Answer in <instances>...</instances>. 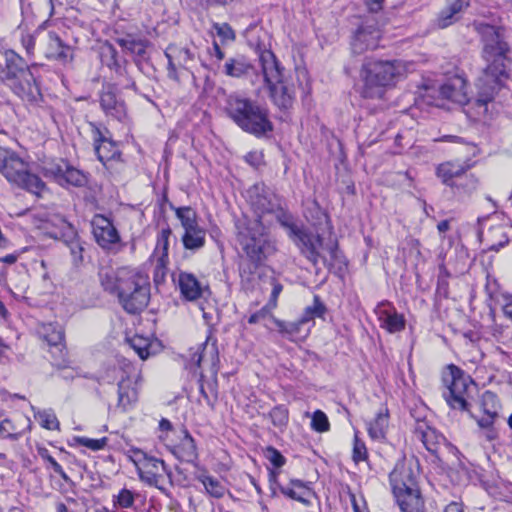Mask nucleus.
<instances>
[{"label": "nucleus", "instance_id": "f257e3e1", "mask_svg": "<svg viewBox=\"0 0 512 512\" xmlns=\"http://www.w3.org/2000/svg\"><path fill=\"white\" fill-rule=\"evenodd\" d=\"M248 193L257 219L239 222L236 228L237 241L250 260L260 262L270 252L272 247L264 236V230L275 220L288 230L291 237L299 241V245L302 244V251L307 257L316 261L318 254L312 237L293 222L292 216L282 208L280 198L264 185H254Z\"/></svg>", "mask_w": 512, "mask_h": 512}, {"label": "nucleus", "instance_id": "f03ea898", "mask_svg": "<svg viewBox=\"0 0 512 512\" xmlns=\"http://www.w3.org/2000/svg\"><path fill=\"white\" fill-rule=\"evenodd\" d=\"M478 31L483 45L482 58L486 67L477 82V101L486 105L494 99L503 81L509 77L508 64L511 48L502 27L481 24Z\"/></svg>", "mask_w": 512, "mask_h": 512}, {"label": "nucleus", "instance_id": "7ed1b4c3", "mask_svg": "<svg viewBox=\"0 0 512 512\" xmlns=\"http://www.w3.org/2000/svg\"><path fill=\"white\" fill-rule=\"evenodd\" d=\"M99 279L105 291L116 294L125 311L131 314L142 311L149 302L148 276L137 268L102 267Z\"/></svg>", "mask_w": 512, "mask_h": 512}, {"label": "nucleus", "instance_id": "20e7f679", "mask_svg": "<svg viewBox=\"0 0 512 512\" xmlns=\"http://www.w3.org/2000/svg\"><path fill=\"white\" fill-rule=\"evenodd\" d=\"M225 110L239 128L255 137L273 131L268 109L253 99L231 94L226 100Z\"/></svg>", "mask_w": 512, "mask_h": 512}, {"label": "nucleus", "instance_id": "39448f33", "mask_svg": "<svg viewBox=\"0 0 512 512\" xmlns=\"http://www.w3.org/2000/svg\"><path fill=\"white\" fill-rule=\"evenodd\" d=\"M259 62L272 102L281 110L290 109L295 100V90L287 81L284 68L270 50L260 53Z\"/></svg>", "mask_w": 512, "mask_h": 512}, {"label": "nucleus", "instance_id": "423d86ee", "mask_svg": "<svg viewBox=\"0 0 512 512\" xmlns=\"http://www.w3.org/2000/svg\"><path fill=\"white\" fill-rule=\"evenodd\" d=\"M0 173L12 184L40 195L45 183L31 172L30 164L16 152L0 147Z\"/></svg>", "mask_w": 512, "mask_h": 512}, {"label": "nucleus", "instance_id": "0eeeda50", "mask_svg": "<svg viewBox=\"0 0 512 512\" xmlns=\"http://www.w3.org/2000/svg\"><path fill=\"white\" fill-rule=\"evenodd\" d=\"M402 66L399 61H367L363 64L361 77L364 81V96L381 97L383 88L394 84Z\"/></svg>", "mask_w": 512, "mask_h": 512}, {"label": "nucleus", "instance_id": "6e6552de", "mask_svg": "<svg viewBox=\"0 0 512 512\" xmlns=\"http://www.w3.org/2000/svg\"><path fill=\"white\" fill-rule=\"evenodd\" d=\"M444 390L442 395L450 408L469 411L468 390L474 384L472 378L461 368L449 364L442 375Z\"/></svg>", "mask_w": 512, "mask_h": 512}, {"label": "nucleus", "instance_id": "1a4fd4ad", "mask_svg": "<svg viewBox=\"0 0 512 512\" xmlns=\"http://www.w3.org/2000/svg\"><path fill=\"white\" fill-rule=\"evenodd\" d=\"M89 127L98 160L111 173H119L124 166L121 160V152L116 143L108 136V130L106 128L102 129L92 122L89 123Z\"/></svg>", "mask_w": 512, "mask_h": 512}, {"label": "nucleus", "instance_id": "9d476101", "mask_svg": "<svg viewBox=\"0 0 512 512\" xmlns=\"http://www.w3.org/2000/svg\"><path fill=\"white\" fill-rule=\"evenodd\" d=\"M42 173L46 178L54 180L61 186L82 187L87 182L86 175L71 166L64 159H54L46 161L42 165Z\"/></svg>", "mask_w": 512, "mask_h": 512}, {"label": "nucleus", "instance_id": "9b49d317", "mask_svg": "<svg viewBox=\"0 0 512 512\" xmlns=\"http://www.w3.org/2000/svg\"><path fill=\"white\" fill-rule=\"evenodd\" d=\"M129 458L136 466L140 479L148 484H155L163 473H170L163 460L150 456L141 449H130Z\"/></svg>", "mask_w": 512, "mask_h": 512}, {"label": "nucleus", "instance_id": "f8f14e48", "mask_svg": "<svg viewBox=\"0 0 512 512\" xmlns=\"http://www.w3.org/2000/svg\"><path fill=\"white\" fill-rule=\"evenodd\" d=\"M100 58L102 64L113 73L115 85L123 89H137L134 79L127 70V60L119 58L118 52L112 44L105 43L101 47Z\"/></svg>", "mask_w": 512, "mask_h": 512}, {"label": "nucleus", "instance_id": "ddd939ff", "mask_svg": "<svg viewBox=\"0 0 512 512\" xmlns=\"http://www.w3.org/2000/svg\"><path fill=\"white\" fill-rule=\"evenodd\" d=\"M95 242L106 252L117 253L121 250V237L112 220L102 214H96L91 220Z\"/></svg>", "mask_w": 512, "mask_h": 512}, {"label": "nucleus", "instance_id": "4468645a", "mask_svg": "<svg viewBox=\"0 0 512 512\" xmlns=\"http://www.w3.org/2000/svg\"><path fill=\"white\" fill-rule=\"evenodd\" d=\"M381 31L375 17L366 16L356 29L351 49L354 54H362L367 50L376 49L379 46Z\"/></svg>", "mask_w": 512, "mask_h": 512}, {"label": "nucleus", "instance_id": "2eb2a0df", "mask_svg": "<svg viewBox=\"0 0 512 512\" xmlns=\"http://www.w3.org/2000/svg\"><path fill=\"white\" fill-rule=\"evenodd\" d=\"M165 56L168 59V77L175 81H179V69L190 71L196 65L195 53L187 47L170 45Z\"/></svg>", "mask_w": 512, "mask_h": 512}, {"label": "nucleus", "instance_id": "dca6fc26", "mask_svg": "<svg viewBox=\"0 0 512 512\" xmlns=\"http://www.w3.org/2000/svg\"><path fill=\"white\" fill-rule=\"evenodd\" d=\"M276 476L277 475L274 471H270L269 480L273 496L276 495V489L278 488L283 495L297 500L305 505H310L313 501L319 503L316 493L302 484L301 481L292 480L289 485L283 486L277 482Z\"/></svg>", "mask_w": 512, "mask_h": 512}, {"label": "nucleus", "instance_id": "f3484780", "mask_svg": "<svg viewBox=\"0 0 512 512\" xmlns=\"http://www.w3.org/2000/svg\"><path fill=\"white\" fill-rule=\"evenodd\" d=\"M5 68L2 70L1 79L8 87H16L14 81L31 79V70L26 65L24 59L13 50H6Z\"/></svg>", "mask_w": 512, "mask_h": 512}, {"label": "nucleus", "instance_id": "a211bd4d", "mask_svg": "<svg viewBox=\"0 0 512 512\" xmlns=\"http://www.w3.org/2000/svg\"><path fill=\"white\" fill-rule=\"evenodd\" d=\"M415 468H417V461L414 460H403L396 463L389 474L392 492L418 487Z\"/></svg>", "mask_w": 512, "mask_h": 512}, {"label": "nucleus", "instance_id": "6ab92c4d", "mask_svg": "<svg viewBox=\"0 0 512 512\" xmlns=\"http://www.w3.org/2000/svg\"><path fill=\"white\" fill-rule=\"evenodd\" d=\"M379 325L387 332L394 334L405 329L406 320L403 314L398 313L395 306L387 301H381L374 310Z\"/></svg>", "mask_w": 512, "mask_h": 512}, {"label": "nucleus", "instance_id": "aec40b11", "mask_svg": "<svg viewBox=\"0 0 512 512\" xmlns=\"http://www.w3.org/2000/svg\"><path fill=\"white\" fill-rule=\"evenodd\" d=\"M40 49L44 56L49 60L67 63L73 59L71 47L65 44L60 37L52 31L42 37Z\"/></svg>", "mask_w": 512, "mask_h": 512}, {"label": "nucleus", "instance_id": "412c9836", "mask_svg": "<svg viewBox=\"0 0 512 512\" xmlns=\"http://www.w3.org/2000/svg\"><path fill=\"white\" fill-rule=\"evenodd\" d=\"M330 236L325 245L327 251V257L325 258V265L329 272L333 273L340 279H344L348 272V260L346 259L343 252L338 248V240L332 232H329Z\"/></svg>", "mask_w": 512, "mask_h": 512}, {"label": "nucleus", "instance_id": "4be33fe9", "mask_svg": "<svg viewBox=\"0 0 512 512\" xmlns=\"http://www.w3.org/2000/svg\"><path fill=\"white\" fill-rule=\"evenodd\" d=\"M414 435L431 454H437L441 445L446 441L445 437L429 426L425 420L416 421Z\"/></svg>", "mask_w": 512, "mask_h": 512}, {"label": "nucleus", "instance_id": "5701e85b", "mask_svg": "<svg viewBox=\"0 0 512 512\" xmlns=\"http://www.w3.org/2000/svg\"><path fill=\"white\" fill-rule=\"evenodd\" d=\"M100 106L107 116L118 121H123L127 116L124 101L116 96L114 88L111 85L103 88L100 95Z\"/></svg>", "mask_w": 512, "mask_h": 512}, {"label": "nucleus", "instance_id": "b1692460", "mask_svg": "<svg viewBox=\"0 0 512 512\" xmlns=\"http://www.w3.org/2000/svg\"><path fill=\"white\" fill-rule=\"evenodd\" d=\"M440 94L443 98L451 100L458 104H466L468 99L466 80L459 75L448 78L440 86Z\"/></svg>", "mask_w": 512, "mask_h": 512}, {"label": "nucleus", "instance_id": "393cba45", "mask_svg": "<svg viewBox=\"0 0 512 512\" xmlns=\"http://www.w3.org/2000/svg\"><path fill=\"white\" fill-rule=\"evenodd\" d=\"M14 84L17 89L15 87L9 88L15 95L21 98L22 101L33 106H37L42 102L43 96L33 73H31V79L27 81L18 79L14 81Z\"/></svg>", "mask_w": 512, "mask_h": 512}, {"label": "nucleus", "instance_id": "a878e982", "mask_svg": "<svg viewBox=\"0 0 512 512\" xmlns=\"http://www.w3.org/2000/svg\"><path fill=\"white\" fill-rule=\"evenodd\" d=\"M396 502L401 512H422L424 501L422 499L419 487L400 489L393 492Z\"/></svg>", "mask_w": 512, "mask_h": 512}, {"label": "nucleus", "instance_id": "bb28decb", "mask_svg": "<svg viewBox=\"0 0 512 512\" xmlns=\"http://www.w3.org/2000/svg\"><path fill=\"white\" fill-rule=\"evenodd\" d=\"M315 316H320V302L318 296L314 297V306L307 307L305 315L298 322H283L278 319H273V321L282 334L293 339V337L299 333L301 326Z\"/></svg>", "mask_w": 512, "mask_h": 512}, {"label": "nucleus", "instance_id": "cd10ccee", "mask_svg": "<svg viewBox=\"0 0 512 512\" xmlns=\"http://www.w3.org/2000/svg\"><path fill=\"white\" fill-rule=\"evenodd\" d=\"M172 454L179 460L187 463H194L198 459L195 440L187 429L181 430L179 443L170 447Z\"/></svg>", "mask_w": 512, "mask_h": 512}, {"label": "nucleus", "instance_id": "c85d7f7f", "mask_svg": "<svg viewBox=\"0 0 512 512\" xmlns=\"http://www.w3.org/2000/svg\"><path fill=\"white\" fill-rule=\"evenodd\" d=\"M254 72V66L243 55L228 58L222 66V73L231 78L241 79Z\"/></svg>", "mask_w": 512, "mask_h": 512}, {"label": "nucleus", "instance_id": "c756f323", "mask_svg": "<svg viewBox=\"0 0 512 512\" xmlns=\"http://www.w3.org/2000/svg\"><path fill=\"white\" fill-rule=\"evenodd\" d=\"M468 168V165L459 162H445L437 167L436 174L443 184L454 187L458 180H463Z\"/></svg>", "mask_w": 512, "mask_h": 512}, {"label": "nucleus", "instance_id": "7c9ffc66", "mask_svg": "<svg viewBox=\"0 0 512 512\" xmlns=\"http://www.w3.org/2000/svg\"><path fill=\"white\" fill-rule=\"evenodd\" d=\"M178 286L181 295L188 301L197 300L202 295L203 287L192 273L180 272Z\"/></svg>", "mask_w": 512, "mask_h": 512}, {"label": "nucleus", "instance_id": "2f4dec72", "mask_svg": "<svg viewBox=\"0 0 512 512\" xmlns=\"http://www.w3.org/2000/svg\"><path fill=\"white\" fill-rule=\"evenodd\" d=\"M138 399V392L134 382L130 378L122 379L118 383V403L117 406L122 411L129 410Z\"/></svg>", "mask_w": 512, "mask_h": 512}, {"label": "nucleus", "instance_id": "473e14b6", "mask_svg": "<svg viewBox=\"0 0 512 512\" xmlns=\"http://www.w3.org/2000/svg\"><path fill=\"white\" fill-rule=\"evenodd\" d=\"M28 421L27 418L21 416L18 419H3L0 421V438L18 440L28 426Z\"/></svg>", "mask_w": 512, "mask_h": 512}, {"label": "nucleus", "instance_id": "72a5a7b5", "mask_svg": "<svg viewBox=\"0 0 512 512\" xmlns=\"http://www.w3.org/2000/svg\"><path fill=\"white\" fill-rule=\"evenodd\" d=\"M389 425V411L387 408H382L376 414L375 418L367 423V430L369 436L373 440H383Z\"/></svg>", "mask_w": 512, "mask_h": 512}, {"label": "nucleus", "instance_id": "f704fd0d", "mask_svg": "<svg viewBox=\"0 0 512 512\" xmlns=\"http://www.w3.org/2000/svg\"><path fill=\"white\" fill-rule=\"evenodd\" d=\"M208 358L212 365H214L219 360L218 351L215 344L209 345L206 342L202 345H199L196 351L191 354L189 360L190 369H193L194 367L199 368L202 361H206Z\"/></svg>", "mask_w": 512, "mask_h": 512}, {"label": "nucleus", "instance_id": "c9c22d12", "mask_svg": "<svg viewBox=\"0 0 512 512\" xmlns=\"http://www.w3.org/2000/svg\"><path fill=\"white\" fill-rule=\"evenodd\" d=\"M39 335L51 347L64 346V330L57 323L43 324L39 329Z\"/></svg>", "mask_w": 512, "mask_h": 512}, {"label": "nucleus", "instance_id": "e433bc0d", "mask_svg": "<svg viewBox=\"0 0 512 512\" xmlns=\"http://www.w3.org/2000/svg\"><path fill=\"white\" fill-rule=\"evenodd\" d=\"M206 242V230L200 225L185 230L182 235V243L185 249L197 251L204 247Z\"/></svg>", "mask_w": 512, "mask_h": 512}, {"label": "nucleus", "instance_id": "4c0bfd02", "mask_svg": "<svg viewBox=\"0 0 512 512\" xmlns=\"http://www.w3.org/2000/svg\"><path fill=\"white\" fill-rule=\"evenodd\" d=\"M116 42L130 54L139 59H144L148 41L145 39H137L128 35L125 38H118Z\"/></svg>", "mask_w": 512, "mask_h": 512}, {"label": "nucleus", "instance_id": "58836bf2", "mask_svg": "<svg viewBox=\"0 0 512 512\" xmlns=\"http://www.w3.org/2000/svg\"><path fill=\"white\" fill-rule=\"evenodd\" d=\"M170 228L162 229L157 236V243L154 250L155 260H160V266L163 267L165 262H169L168 250H169V237L171 235Z\"/></svg>", "mask_w": 512, "mask_h": 512}, {"label": "nucleus", "instance_id": "ea45409f", "mask_svg": "<svg viewBox=\"0 0 512 512\" xmlns=\"http://www.w3.org/2000/svg\"><path fill=\"white\" fill-rule=\"evenodd\" d=\"M184 231L199 226L197 213L189 206L173 208Z\"/></svg>", "mask_w": 512, "mask_h": 512}, {"label": "nucleus", "instance_id": "a19ab883", "mask_svg": "<svg viewBox=\"0 0 512 512\" xmlns=\"http://www.w3.org/2000/svg\"><path fill=\"white\" fill-rule=\"evenodd\" d=\"M128 343L142 360H145L149 357L151 347L149 338L135 335L128 339Z\"/></svg>", "mask_w": 512, "mask_h": 512}, {"label": "nucleus", "instance_id": "79ce46f5", "mask_svg": "<svg viewBox=\"0 0 512 512\" xmlns=\"http://www.w3.org/2000/svg\"><path fill=\"white\" fill-rule=\"evenodd\" d=\"M138 496L137 493L123 488L117 495L113 496V506L120 509L132 508L135 503V498Z\"/></svg>", "mask_w": 512, "mask_h": 512}, {"label": "nucleus", "instance_id": "37998d69", "mask_svg": "<svg viewBox=\"0 0 512 512\" xmlns=\"http://www.w3.org/2000/svg\"><path fill=\"white\" fill-rule=\"evenodd\" d=\"M34 416L41 427L47 430L59 429V421L52 410H40Z\"/></svg>", "mask_w": 512, "mask_h": 512}, {"label": "nucleus", "instance_id": "c03bdc74", "mask_svg": "<svg viewBox=\"0 0 512 512\" xmlns=\"http://www.w3.org/2000/svg\"><path fill=\"white\" fill-rule=\"evenodd\" d=\"M198 479L211 496L220 498L224 495L225 489L216 478L209 475H200Z\"/></svg>", "mask_w": 512, "mask_h": 512}, {"label": "nucleus", "instance_id": "a18cd8bd", "mask_svg": "<svg viewBox=\"0 0 512 512\" xmlns=\"http://www.w3.org/2000/svg\"><path fill=\"white\" fill-rule=\"evenodd\" d=\"M481 406L484 414L499 416L500 404L495 393L491 391H485L482 395Z\"/></svg>", "mask_w": 512, "mask_h": 512}, {"label": "nucleus", "instance_id": "49530a36", "mask_svg": "<svg viewBox=\"0 0 512 512\" xmlns=\"http://www.w3.org/2000/svg\"><path fill=\"white\" fill-rule=\"evenodd\" d=\"M269 417L273 425L279 429L287 426L289 420L288 409L284 405L275 406L270 412Z\"/></svg>", "mask_w": 512, "mask_h": 512}, {"label": "nucleus", "instance_id": "de8ad7c7", "mask_svg": "<svg viewBox=\"0 0 512 512\" xmlns=\"http://www.w3.org/2000/svg\"><path fill=\"white\" fill-rule=\"evenodd\" d=\"M213 29L223 44L233 42L236 38L234 30L228 23H214Z\"/></svg>", "mask_w": 512, "mask_h": 512}, {"label": "nucleus", "instance_id": "09e8293b", "mask_svg": "<svg viewBox=\"0 0 512 512\" xmlns=\"http://www.w3.org/2000/svg\"><path fill=\"white\" fill-rule=\"evenodd\" d=\"M459 13L457 11H453L450 8L445 7L442 9L437 18V25L439 28H446L453 24L457 19V15Z\"/></svg>", "mask_w": 512, "mask_h": 512}, {"label": "nucleus", "instance_id": "8fccbe9b", "mask_svg": "<svg viewBox=\"0 0 512 512\" xmlns=\"http://www.w3.org/2000/svg\"><path fill=\"white\" fill-rule=\"evenodd\" d=\"M368 452L365 443L358 437V433L354 435L353 454L354 462L358 463L367 459Z\"/></svg>", "mask_w": 512, "mask_h": 512}, {"label": "nucleus", "instance_id": "3c124183", "mask_svg": "<svg viewBox=\"0 0 512 512\" xmlns=\"http://www.w3.org/2000/svg\"><path fill=\"white\" fill-rule=\"evenodd\" d=\"M477 182V179L473 175H468L466 172L463 180H458L453 188L464 193H469L476 189Z\"/></svg>", "mask_w": 512, "mask_h": 512}, {"label": "nucleus", "instance_id": "603ef678", "mask_svg": "<svg viewBox=\"0 0 512 512\" xmlns=\"http://www.w3.org/2000/svg\"><path fill=\"white\" fill-rule=\"evenodd\" d=\"M273 309H274V307H270L269 304H266L259 311L255 312L249 316L248 323L249 324L263 323L266 319L272 318L271 311Z\"/></svg>", "mask_w": 512, "mask_h": 512}, {"label": "nucleus", "instance_id": "864d4df0", "mask_svg": "<svg viewBox=\"0 0 512 512\" xmlns=\"http://www.w3.org/2000/svg\"><path fill=\"white\" fill-rule=\"evenodd\" d=\"M265 457L276 468H280L285 464L284 456L274 447H268L265 451Z\"/></svg>", "mask_w": 512, "mask_h": 512}, {"label": "nucleus", "instance_id": "5fc2aeb1", "mask_svg": "<svg viewBox=\"0 0 512 512\" xmlns=\"http://www.w3.org/2000/svg\"><path fill=\"white\" fill-rule=\"evenodd\" d=\"M70 253L73 257L74 264H79L83 261V246L78 239H73L68 243Z\"/></svg>", "mask_w": 512, "mask_h": 512}, {"label": "nucleus", "instance_id": "6e6d98bb", "mask_svg": "<svg viewBox=\"0 0 512 512\" xmlns=\"http://www.w3.org/2000/svg\"><path fill=\"white\" fill-rule=\"evenodd\" d=\"M36 451H37V454L38 456L44 461L47 463V466L46 468H49L51 467L53 470L58 467L60 464L51 456L49 450L44 447V446H40L38 445L36 447Z\"/></svg>", "mask_w": 512, "mask_h": 512}, {"label": "nucleus", "instance_id": "4d7b16f0", "mask_svg": "<svg viewBox=\"0 0 512 512\" xmlns=\"http://www.w3.org/2000/svg\"><path fill=\"white\" fill-rule=\"evenodd\" d=\"M81 443L89 449L100 450L105 447V445L107 443V439L106 438H101V439L82 438Z\"/></svg>", "mask_w": 512, "mask_h": 512}, {"label": "nucleus", "instance_id": "13d9d810", "mask_svg": "<svg viewBox=\"0 0 512 512\" xmlns=\"http://www.w3.org/2000/svg\"><path fill=\"white\" fill-rule=\"evenodd\" d=\"M272 285V291L270 295L269 302L267 304L270 305V307H276L277 306V299L280 293L282 292L283 286L277 282L275 279L271 280Z\"/></svg>", "mask_w": 512, "mask_h": 512}, {"label": "nucleus", "instance_id": "bf43d9fd", "mask_svg": "<svg viewBox=\"0 0 512 512\" xmlns=\"http://www.w3.org/2000/svg\"><path fill=\"white\" fill-rule=\"evenodd\" d=\"M498 418V415L484 414L482 417L477 419V424L480 428H490L493 427L495 420Z\"/></svg>", "mask_w": 512, "mask_h": 512}, {"label": "nucleus", "instance_id": "052dcab7", "mask_svg": "<svg viewBox=\"0 0 512 512\" xmlns=\"http://www.w3.org/2000/svg\"><path fill=\"white\" fill-rule=\"evenodd\" d=\"M208 54L211 58H215L217 62H220L225 58L224 51L220 48L219 44L215 40L212 43V48L208 50Z\"/></svg>", "mask_w": 512, "mask_h": 512}, {"label": "nucleus", "instance_id": "680f3d73", "mask_svg": "<svg viewBox=\"0 0 512 512\" xmlns=\"http://www.w3.org/2000/svg\"><path fill=\"white\" fill-rule=\"evenodd\" d=\"M469 5V0H446V7L460 13L462 9Z\"/></svg>", "mask_w": 512, "mask_h": 512}, {"label": "nucleus", "instance_id": "e2e57ef3", "mask_svg": "<svg viewBox=\"0 0 512 512\" xmlns=\"http://www.w3.org/2000/svg\"><path fill=\"white\" fill-rule=\"evenodd\" d=\"M35 36L34 35H26L22 37V45L25 48L28 54H32L35 48Z\"/></svg>", "mask_w": 512, "mask_h": 512}, {"label": "nucleus", "instance_id": "0e129e2a", "mask_svg": "<svg viewBox=\"0 0 512 512\" xmlns=\"http://www.w3.org/2000/svg\"><path fill=\"white\" fill-rule=\"evenodd\" d=\"M384 0H366V6L371 14H376L382 10Z\"/></svg>", "mask_w": 512, "mask_h": 512}, {"label": "nucleus", "instance_id": "69168bd1", "mask_svg": "<svg viewBox=\"0 0 512 512\" xmlns=\"http://www.w3.org/2000/svg\"><path fill=\"white\" fill-rule=\"evenodd\" d=\"M155 273H154V278H155V281H158L159 279H163L166 275V271H167V265L169 262H165L163 267L160 266V260L159 259H156L155 260Z\"/></svg>", "mask_w": 512, "mask_h": 512}, {"label": "nucleus", "instance_id": "338daca9", "mask_svg": "<svg viewBox=\"0 0 512 512\" xmlns=\"http://www.w3.org/2000/svg\"><path fill=\"white\" fill-rule=\"evenodd\" d=\"M437 291L445 296L448 293V281L442 275L438 276Z\"/></svg>", "mask_w": 512, "mask_h": 512}, {"label": "nucleus", "instance_id": "774afa93", "mask_svg": "<svg viewBox=\"0 0 512 512\" xmlns=\"http://www.w3.org/2000/svg\"><path fill=\"white\" fill-rule=\"evenodd\" d=\"M444 512H464V510L462 504L458 502H451L445 507Z\"/></svg>", "mask_w": 512, "mask_h": 512}]
</instances>
